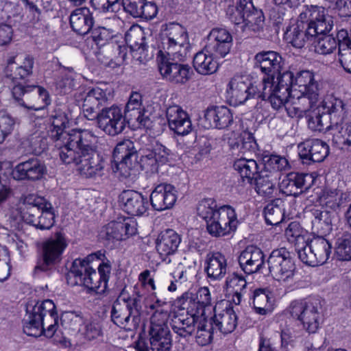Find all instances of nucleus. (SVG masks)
Returning <instances> with one entry per match:
<instances>
[{
  "instance_id": "1",
  "label": "nucleus",
  "mask_w": 351,
  "mask_h": 351,
  "mask_svg": "<svg viewBox=\"0 0 351 351\" xmlns=\"http://www.w3.org/2000/svg\"><path fill=\"white\" fill-rule=\"evenodd\" d=\"M300 18L285 32L286 40L295 48L302 49L306 45L313 44L317 33H324L331 27L330 16L323 7H307Z\"/></svg>"
},
{
  "instance_id": "2",
  "label": "nucleus",
  "mask_w": 351,
  "mask_h": 351,
  "mask_svg": "<svg viewBox=\"0 0 351 351\" xmlns=\"http://www.w3.org/2000/svg\"><path fill=\"white\" fill-rule=\"evenodd\" d=\"M197 212L206 221L207 231L213 237L229 235L237 228L239 221L234 209L227 205L219 207L213 198L200 201Z\"/></svg>"
},
{
  "instance_id": "3",
  "label": "nucleus",
  "mask_w": 351,
  "mask_h": 351,
  "mask_svg": "<svg viewBox=\"0 0 351 351\" xmlns=\"http://www.w3.org/2000/svg\"><path fill=\"white\" fill-rule=\"evenodd\" d=\"M164 304H165V302L157 300L155 304L150 306L152 309L156 308L151 317L149 330L150 348L145 342L138 341L135 346L136 351L170 350L172 346V340L171 332L167 324L169 313L161 308Z\"/></svg>"
},
{
  "instance_id": "4",
  "label": "nucleus",
  "mask_w": 351,
  "mask_h": 351,
  "mask_svg": "<svg viewBox=\"0 0 351 351\" xmlns=\"http://www.w3.org/2000/svg\"><path fill=\"white\" fill-rule=\"evenodd\" d=\"M331 27L324 33H317L315 36L313 44L315 51L320 54L326 55L333 52L336 49L337 43L339 45V62L343 69L350 73V67L351 63V39L348 32L345 29H341L337 32V41L332 34H329L333 27L332 17L330 16Z\"/></svg>"
},
{
  "instance_id": "5",
  "label": "nucleus",
  "mask_w": 351,
  "mask_h": 351,
  "mask_svg": "<svg viewBox=\"0 0 351 351\" xmlns=\"http://www.w3.org/2000/svg\"><path fill=\"white\" fill-rule=\"evenodd\" d=\"M112 322L127 331L136 330L141 322V296L137 293L132 296L121 293L111 309Z\"/></svg>"
},
{
  "instance_id": "6",
  "label": "nucleus",
  "mask_w": 351,
  "mask_h": 351,
  "mask_svg": "<svg viewBox=\"0 0 351 351\" xmlns=\"http://www.w3.org/2000/svg\"><path fill=\"white\" fill-rule=\"evenodd\" d=\"M323 300L319 297H308L293 301L289 308L292 317L300 321L304 329L315 333L323 320Z\"/></svg>"
},
{
  "instance_id": "7",
  "label": "nucleus",
  "mask_w": 351,
  "mask_h": 351,
  "mask_svg": "<svg viewBox=\"0 0 351 351\" xmlns=\"http://www.w3.org/2000/svg\"><path fill=\"white\" fill-rule=\"evenodd\" d=\"M278 74L276 81L274 77H265L261 83V99L269 100L274 109H279L290 96L291 88L294 86L295 76L291 71H286Z\"/></svg>"
},
{
  "instance_id": "8",
  "label": "nucleus",
  "mask_w": 351,
  "mask_h": 351,
  "mask_svg": "<svg viewBox=\"0 0 351 351\" xmlns=\"http://www.w3.org/2000/svg\"><path fill=\"white\" fill-rule=\"evenodd\" d=\"M345 104L338 98L330 97L322 102L308 115V125L313 131L322 132L333 128L339 123Z\"/></svg>"
},
{
  "instance_id": "9",
  "label": "nucleus",
  "mask_w": 351,
  "mask_h": 351,
  "mask_svg": "<svg viewBox=\"0 0 351 351\" xmlns=\"http://www.w3.org/2000/svg\"><path fill=\"white\" fill-rule=\"evenodd\" d=\"M226 15L234 24L242 25L243 31L258 32L264 25L263 13L254 7L252 0H237L236 5L228 6Z\"/></svg>"
},
{
  "instance_id": "10",
  "label": "nucleus",
  "mask_w": 351,
  "mask_h": 351,
  "mask_svg": "<svg viewBox=\"0 0 351 351\" xmlns=\"http://www.w3.org/2000/svg\"><path fill=\"white\" fill-rule=\"evenodd\" d=\"M162 39L163 49L167 56L180 61L184 60L189 49V36L185 27L178 23L166 24Z\"/></svg>"
},
{
  "instance_id": "11",
  "label": "nucleus",
  "mask_w": 351,
  "mask_h": 351,
  "mask_svg": "<svg viewBox=\"0 0 351 351\" xmlns=\"http://www.w3.org/2000/svg\"><path fill=\"white\" fill-rule=\"evenodd\" d=\"M66 278L68 284L71 286H84L97 294H104L107 291L106 288H103V283L99 280L97 272L90 266L88 261L86 259H75Z\"/></svg>"
},
{
  "instance_id": "12",
  "label": "nucleus",
  "mask_w": 351,
  "mask_h": 351,
  "mask_svg": "<svg viewBox=\"0 0 351 351\" xmlns=\"http://www.w3.org/2000/svg\"><path fill=\"white\" fill-rule=\"evenodd\" d=\"M12 94L20 106L28 110H40L50 104L48 92L39 86L17 83L13 86Z\"/></svg>"
},
{
  "instance_id": "13",
  "label": "nucleus",
  "mask_w": 351,
  "mask_h": 351,
  "mask_svg": "<svg viewBox=\"0 0 351 351\" xmlns=\"http://www.w3.org/2000/svg\"><path fill=\"white\" fill-rule=\"evenodd\" d=\"M67 243L64 235L58 232L43 241L41 246V259L34 268V273L47 271L60 263Z\"/></svg>"
},
{
  "instance_id": "14",
  "label": "nucleus",
  "mask_w": 351,
  "mask_h": 351,
  "mask_svg": "<svg viewBox=\"0 0 351 351\" xmlns=\"http://www.w3.org/2000/svg\"><path fill=\"white\" fill-rule=\"evenodd\" d=\"M226 98L230 105L237 106L251 98H261V86L253 84L246 76L235 75L226 86Z\"/></svg>"
},
{
  "instance_id": "15",
  "label": "nucleus",
  "mask_w": 351,
  "mask_h": 351,
  "mask_svg": "<svg viewBox=\"0 0 351 351\" xmlns=\"http://www.w3.org/2000/svg\"><path fill=\"white\" fill-rule=\"evenodd\" d=\"M65 150V152L62 153L61 160L67 165L74 163L78 166V170L82 175L86 178L104 175L106 162L97 151L79 156L72 150Z\"/></svg>"
},
{
  "instance_id": "16",
  "label": "nucleus",
  "mask_w": 351,
  "mask_h": 351,
  "mask_svg": "<svg viewBox=\"0 0 351 351\" xmlns=\"http://www.w3.org/2000/svg\"><path fill=\"white\" fill-rule=\"evenodd\" d=\"M64 138L66 141L58 150L60 159L66 149L73 151L79 156L97 151L99 138L92 131L74 129L70 131V134H64Z\"/></svg>"
},
{
  "instance_id": "17",
  "label": "nucleus",
  "mask_w": 351,
  "mask_h": 351,
  "mask_svg": "<svg viewBox=\"0 0 351 351\" xmlns=\"http://www.w3.org/2000/svg\"><path fill=\"white\" fill-rule=\"evenodd\" d=\"M269 273L272 277L282 282H288L293 279L295 266L291 252L286 247L274 250L267 258Z\"/></svg>"
},
{
  "instance_id": "18",
  "label": "nucleus",
  "mask_w": 351,
  "mask_h": 351,
  "mask_svg": "<svg viewBox=\"0 0 351 351\" xmlns=\"http://www.w3.org/2000/svg\"><path fill=\"white\" fill-rule=\"evenodd\" d=\"M137 232V223L131 217H118L103 226L99 232V238L108 243H114L127 239Z\"/></svg>"
},
{
  "instance_id": "19",
  "label": "nucleus",
  "mask_w": 351,
  "mask_h": 351,
  "mask_svg": "<svg viewBox=\"0 0 351 351\" xmlns=\"http://www.w3.org/2000/svg\"><path fill=\"white\" fill-rule=\"evenodd\" d=\"M97 126L110 136H116L121 134L125 128V115L121 109L112 105L110 107H104L97 114L94 119Z\"/></svg>"
},
{
  "instance_id": "20",
  "label": "nucleus",
  "mask_w": 351,
  "mask_h": 351,
  "mask_svg": "<svg viewBox=\"0 0 351 351\" xmlns=\"http://www.w3.org/2000/svg\"><path fill=\"white\" fill-rule=\"evenodd\" d=\"M47 173L44 162L36 157L17 164L12 171L15 180L37 181L41 180Z\"/></svg>"
},
{
  "instance_id": "21",
  "label": "nucleus",
  "mask_w": 351,
  "mask_h": 351,
  "mask_svg": "<svg viewBox=\"0 0 351 351\" xmlns=\"http://www.w3.org/2000/svg\"><path fill=\"white\" fill-rule=\"evenodd\" d=\"M298 148L302 162L307 165L322 162L329 154V146L317 138L306 140L300 143Z\"/></svg>"
},
{
  "instance_id": "22",
  "label": "nucleus",
  "mask_w": 351,
  "mask_h": 351,
  "mask_svg": "<svg viewBox=\"0 0 351 351\" xmlns=\"http://www.w3.org/2000/svg\"><path fill=\"white\" fill-rule=\"evenodd\" d=\"M232 43V36L228 29L216 27L213 28L208 36L206 49L216 57L224 58L230 53Z\"/></svg>"
},
{
  "instance_id": "23",
  "label": "nucleus",
  "mask_w": 351,
  "mask_h": 351,
  "mask_svg": "<svg viewBox=\"0 0 351 351\" xmlns=\"http://www.w3.org/2000/svg\"><path fill=\"white\" fill-rule=\"evenodd\" d=\"M238 262L242 271L246 274L261 272L265 267V256L259 247L248 245L241 252Z\"/></svg>"
},
{
  "instance_id": "24",
  "label": "nucleus",
  "mask_w": 351,
  "mask_h": 351,
  "mask_svg": "<svg viewBox=\"0 0 351 351\" xmlns=\"http://www.w3.org/2000/svg\"><path fill=\"white\" fill-rule=\"evenodd\" d=\"M178 191L174 186L161 183L155 186L150 195V203L153 208L158 211L169 209L175 204Z\"/></svg>"
},
{
  "instance_id": "25",
  "label": "nucleus",
  "mask_w": 351,
  "mask_h": 351,
  "mask_svg": "<svg viewBox=\"0 0 351 351\" xmlns=\"http://www.w3.org/2000/svg\"><path fill=\"white\" fill-rule=\"evenodd\" d=\"M106 90L99 87H95L88 91L84 98L82 110L84 117L93 121L101 107H106L108 104Z\"/></svg>"
},
{
  "instance_id": "26",
  "label": "nucleus",
  "mask_w": 351,
  "mask_h": 351,
  "mask_svg": "<svg viewBox=\"0 0 351 351\" xmlns=\"http://www.w3.org/2000/svg\"><path fill=\"white\" fill-rule=\"evenodd\" d=\"M205 128L225 129L233 122V117L230 110L223 106L208 108L205 112L204 118Z\"/></svg>"
},
{
  "instance_id": "27",
  "label": "nucleus",
  "mask_w": 351,
  "mask_h": 351,
  "mask_svg": "<svg viewBox=\"0 0 351 351\" xmlns=\"http://www.w3.org/2000/svg\"><path fill=\"white\" fill-rule=\"evenodd\" d=\"M119 202L123 209L131 215L141 216L148 208L147 197L133 190L123 191L119 195Z\"/></svg>"
},
{
  "instance_id": "28",
  "label": "nucleus",
  "mask_w": 351,
  "mask_h": 351,
  "mask_svg": "<svg viewBox=\"0 0 351 351\" xmlns=\"http://www.w3.org/2000/svg\"><path fill=\"white\" fill-rule=\"evenodd\" d=\"M69 112L63 110L61 108L56 109L51 115V128L50 130L51 137L53 139L55 147L58 150L63 145L66 140H64V134H70L69 132L64 131L69 123L70 117Z\"/></svg>"
},
{
  "instance_id": "29",
  "label": "nucleus",
  "mask_w": 351,
  "mask_h": 351,
  "mask_svg": "<svg viewBox=\"0 0 351 351\" xmlns=\"http://www.w3.org/2000/svg\"><path fill=\"white\" fill-rule=\"evenodd\" d=\"M256 66L265 73L267 77H274L284 66L282 56L274 51H263L255 56Z\"/></svg>"
},
{
  "instance_id": "30",
  "label": "nucleus",
  "mask_w": 351,
  "mask_h": 351,
  "mask_svg": "<svg viewBox=\"0 0 351 351\" xmlns=\"http://www.w3.org/2000/svg\"><path fill=\"white\" fill-rule=\"evenodd\" d=\"M181 236L172 229H167L158 235L156 248L160 257L165 260L167 257L176 252L181 243Z\"/></svg>"
},
{
  "instance_id": "31",
  "label": "nucleus",
  "mask_w": 351,
  "mask_h": 351,
  "mask_svg": "<svg viewBox=\"0 0 351 351\" xmlns=\"http://www.w3.org/2000/svg\"><path fill=\"white\" fill-rule=\"evenodd\" d=\"M69 21L72 29L80 35L88 33L94 24L92 13L87 7L75 9L70 14Z\"/></svg>"
},
{
  "instance_id": "32",
  "label": "nucleus",
  "mask_w": 351,
  "mask_h": 351,
  "mask_svg": "<svg viewBox=\"0 0 351 351\" xmlns=\"http://www.w3.org/2000/svg\"><path fill=\"white\" fill-rule=\"evenodd\" d=\"M191 295V293L187 292L184 293L178 298V302L182 306L184 309L186 308L189 310V306L191 303L193 306H197L194 313L203 315L204 308L211 305L212 298L209 289L206 287L199 288L196 293L195 298H193Z\"/></svg>"
},
{
  "instance_id": "33",
  "label": "nucleus",
  "mask_w": 351,
  "mask_h": 351,
  "mask_svg": "<svg viewBox=\"0 0 351 351\" xmlns=\"http://www.w3.org/2000/svg\"><path fill=\"white\" fill-rule=\"evenodd\" d=\"M191 312L190 315H174L171 319V328L180 337L188 338L195 330L199 315L194 313L193 308H191Z\"/></svg>"
},
{
  "instance_id": "34",
  "label": "nucleus",
  "mask_w": 351,
  "mask_h": 351,
  "mask_svg": "<svg viewBox=\"0 0 351 351\" xmlns=\"http://www.w3.org/2000/svg\"><path fill=\"white\" fill-rule=\"evenodd\" d=\"M127 57V48L117 43H110L99 53L98 58L107 66H119Z\"/></svg>"
},
{
  "instance_id": "35",
  "label": "nucleus",
  "mask_w": 351,
  "mask_h": 351,
  "mask_svg": "<svg viewBox=\"0 0 351 351\" xmlns=\"http://www.w3.org/2000/svg\"><path fill=\"white\" fill-rule=\"evenodd\" d=\"M204 270L210 280H220L227 271V259L220 252H214L208 256Z\"/></svg>"
},
{
  "instance_id": "36",
  "label": "nucleus",
  "mask_w": 351,
  "mask_h": 351,
  "mask_svg": "<svg viewBox=\"0 0 351 351\" xmlns=\"http://www.w3.org/2000/svg\"><path fill=\"white\" fill-rule=\"evenodd\" d=\"M214 54L207 49L197 52L193 57V67L201 75H211L215 73L219 64L213 58Z\"/></svg>"
},
{
  "instance_id": "37",
  "label": "nucleus",
  "mask_w": 351,
  "mask_h": 351,
  "mask_svg": "<svg viewBox=\"0 0 351 351\" xmlns=\"http://www.w3.org/2000/svg\"><path fill=\"white\" fill-rule=\"evenodd\" d=\"M228 291L232 293V302L239 305L247 293V282L245 278L238 273L230 274L226 280Z\"/></svg>"
},
{
  "instance_id": "38",
  "label": "nucleus",
  "mask_w": 351,
  "mask_h": 351,
  "mask_svg": "<svg viewBox=\"0 0 351 351\" xmlns=\"http://www.w3.org/2000/svg\"><path fill=\"white\" fill-rule=\"evenodd\" d=\"M215 315L210 320L223 334H228L234 331L237 325V317L232 308H226L221 313H217L214 308Z\"/></svg>"
},
{
  "instance_id": "39",
  "label": "nucleus",
  "mask_w": 351,
  "mask_h": 351,
  "mask_svg": "<svg viewBox=\"0 0 351 351\" xmlns=\"http://www.w3.org/2000/svg\"><path fill=\"white\" fill-rule=\"evenodd\" d=\"M337 130L333 134L332 141L339 149H343L345 146L349 147L350 145V136H351V121L348 117V111L344 108L343 114L340 117L339 123L337 125H333Z\"/></svg>"
},
{
  "instance_id": "40",
  "label": "nucleus",
  "mask_w": 351,
  "mask_h": 351,
  "mask_svg": "<svg viewBox=\"0 0 351 351\" xmlns=\"http://www.w3.org/2000/svg\"><path fill=\"white\" fill-rule=\"evenodd\" d=\"M233 167L241 176L243 182L250 184L261 173L259 165L253 159L239 158L234 161Z\"/></svg>"
},
{
  "instance_id": "41",
  "label": "nucleus",
  "mask_w": 351,
  "mask_h": 351,
  "mask_svg": "<svg viewBox=\"0 0 351 351\" xmlns=\"http://www.w3.org/2000/svg\"><path fill=\"white\" fill-rule=\"evenodd\" d=\"M307 174L291 172L280 184V191L286 195L298 196L303 192Z\"/></svg>"
},
{
  "instance_id": "42",
  "label": "nucleus",
  "mask_w": 351,
  "mask_h": 351,
  "mask_svg": "<svg viewBox=\"0 0 351 351\" xmlns=\"http://www.w3.org/2000/svg\"><path fill=\"white\" fill-rule=\"evenodd\" d=\"M294 86L298 87L300 93H311L313 97L319 92V85L315 79V74L308 70H303L297 73L294 78Z\"/></svg>"
},
{
  "instance_id": "43",
  "label": "nucleus",
  "mask_w": 351,
  "mask_h": 351,
  "mask_svg": "<svg viewBox=\"0 0 351 351\" xmlns=\"http://www.w3.org/2000/svg\"><path fill=\"white\" fill-rule=\"evenodd\" d=\"M256 193L263 197L270 198L276 191V179L274 173L261 171V173L254 180Z\"/></svg>"
},
{
  "instance_id": "44",
  "label": "nucleus",
  "mask_w": 351,
  "mask_h": 351,
  "mask_svg": "<svg viewBox=\"0 0 351 351\" xmlns=\"http://www.w3.org/2000/svg\"><path fill=\"white\" fill-rule=\"evenodd\" d=\"M310 241L315 255V257L311 256V258L314 260L315 263H317V265H323L330 257L332 248L331 244L322 236L313 238Z\"/></svg>"
},
{
  "instance_id": "45",
  "label": "nucleus",
  "mask_w": 351,
  "mask_h": 351,
  "mask_svg": "<svg viewBox=\"0 0 351 351\" xmlns=\"http://www.w3.org/2000/svg\"><path fill=\"white\" fill-rule=\"evenodd\" d=\"M270 294L267 289H256L250 295V301H252V304L256 313L266 315L270 311ZM250 304H251L250 302Z\"/></svg>"
},
{
  "instance_id": "46",
  "label": "nucleus",
  "mask_w": 351,
  "mask_h": 351,
  "mask_svg": "<svg viewBox=\"0 0 351 351\" xmlns=\"http://www.w3.org/2000/svg\"><path fill=\"white\" fill-rule=\"evenodd\" d=\"M179 61L178 58L165 55L162 51H159L157 56L158 67L163 79L172 82V77L175 75Z\"/></svg>"
},
{
  "instance_id": "47",
  "label": "nucleus",
  "mask_w": 351,
  "mask_h": 351,
  "mask_svg": "<svg viewBox=\"0 0 351 351\" xmlns=\"http://www.w3.org/2000/svg\"><path fill=\"white\" fill-rule=\"evenodd\" d=\"M284 202L280 199H276L268 204L264 209V215L267 224L278 225L284 218Z\"/></svg>"
},
{
  "instance_id": "48",
  "label": "nucleus",
  "mask_w": 351,
  "mask_h": 351,
  "mask_svg": "<svg viewBox=\"0 0 351 351\" xmlns=\"http://www.w3.org/2000/svg\"><path fill=\"white\" fill-rule=\"evenodd\" d=\"M119 160L112 165V171L117 173L118 176L122 179L135 178L138 167L137 158H128Z\"/></svg>"
},
{
  "instance_id": "49",
  "label": "nucleus",
  "mask_w": 351,
  "mask_h": 351,
  "mask_svg": "<svg viewBox=\"0 0 351 351\" xmlns=\"http://www.w3.org/2000/svg\"><path fill=\"white\" fill-rule=\"evenodd\" d=\"M29 308L30 306L27 307V318L23 320V332L28 336L40 337L45 330L42 327V319L34 315Z\"/></svg>"
},
{
  "instance_id": "50",
  "label": "nucleus",
  "mask_w": 351,
  "mask_h": 351,
  "mask_svg": "<svg viewBox=\"0 0 351 351\" xmlns=\"http://www.w3.org/2000/svg\"><path fill=\"white\" fill-rule=\"evenodd\" d=\"M34 65V58L30 55H26L21 65H16L14 71L10 73V79L14 85L17 83L18 80H23L32 75Z\"/></svg>"
},
{
  "instance_id": "51",
  "label": "nucleus",
  "mask_w": 351,
  "mask_h": 351,
  "mask_svg": "<svg viewBox=\"0 0 351 351\" xmlns=\"http://www.w3.org/2000/svg\"><path fill=\"white\" fill-rule=\"evenodd\" d=\"M335 255L340 261L351 260V234L345 232L336 242Z\"/></svg>"
},
{
  "instance_id": "52",
  "label": "nucleus",
  "mask_w": 351,
  "mask_h": 351,
  "mask_svg": "<svg viewBox=\"0 0 351 351\" xmlns=\"http://www.w3.org/2000/svg\"><path fill=\"white\" fill-rule=\"evenodd\" d=\"M43 202L42 199L36 201L34 204L27 203L22 211L23 221L37 228V223L40 215Z\"/></svg>"
},
{
  "instance_id": "53",
  "label": "nucleus",
  "mask_w": 351,
  "mask_h": 351,
  "mask_svg": "<svg viewBox=\"0 0 351 351\" xmlns=\"http://www.w3.org/2000/svg\"><path fill=\"white\" fill-rule=\"evenodd\" d=\"M264 171L272 173V171H285L290 168L288 160L278 155L265 156L263 158Z\"/></svg>"
},
{
  "instance_id": "54",
  "label": "nucleus",
  "mask_w": 351,
  "mask_h": 351,
  "mask_svg": "<svg viewBox=\"0 0 351 351\" xmlns=\"http://www.w3.org/2000/svg\"><path fill=\"white\" fill-rule=\"evenodd\" d=\"M197 329L195 339L198 345L204 346L209 344L213 340L215 329L211 321L204 319L202 323H199Z\"/></svg>"
},
{
  "instance_id": "55",
  "label": "nucleus",
  "mask_w": 351,
  "mask_h": 351,
  "mask_svg": "<svg viewBox=\"0 0 351 351\" xmlns=\"http://www.w3.org/2000/svg\"><path fill=\"white\" fill-rule=\"evenodd\" d=\"M113 156L117 160L137 158V151L134 143L129 139L119 142L114 149Z\"/></svg>"
},
{
  "instance_id": "56",
  "label": "nucleus",
  "mask_w": 351,
  "mask_h": 351,
  "mask_svg": "<svg viewBox=\"0 0 351 351\" xmlns=\"http://www.w3.org/2000/svg\"><path fill=\"white\" fill-rule=\"evenodd\" d=\"M141 111H143L141 95L137 92H133L125 106V118L128 121L130 119L139 117V112Z\"/></svg>"
},
{
  "instance_id": "57",
  "label": "nucleus",
  "mask_w": 351,
  "mask_h": 351,
  "mask_svg": "<svg viewBox=\"0 0 351 351\" xmlns=\"http://www.w3.org/2000/svg\"><path fill=\"white\" fill-rule=\"evenodd\" d=\"M139 36L140 38L139 41H138L135 40L138 37L136 34L132 35L131 33H128L126 34V40L130 43L131 49L139 54L138 59L143 61L149 58L147 53L148 47L145 43V37L141 34Z\"/></svg>"
},
{
  "instance_id": "58",
  "label": "nucleus",
  "mask_w": 351,
  "mask_h": 351,
  "mask_svg": "<svg viewBox=\"0 0 351 351\" xmlns=\"http://www.w3.org/2000/svg\"><path fill=\"white\" fill-rule=\"evenodd\" d=\"M55 215L53 207L50 203L45 202L40 210V215L37 223V228L49 230L54 224Z\"/></svg>"
},
{
  "instance_id": "59",
  "label": "nucleus",
  "mask_w": 351,
  "mask_h": 351,
  "mask_svg": "<svg viewBox=\"0 0 351 351\" xmlns=\"http://www.w3.org/2000/svg\"><path fill=\"white\" fill-rule=\"evenodd\" d=\"M114 36L112 30L104 27H97L92 29L91 37L98 47H106L110 44V41Z\"/></svg>"
},
{
  "instance_id": "60",
  "label": "nucleus",
  "mask_w": 351,
  "mask_h": 351,
  "mask_svg": "<svg viewBox=\"0 0 351 351\" xmlns=\"http://www.w3.org/2000/svg\"><path fill=\"white\" fill-rule=\"evenodd\" d=\"M302 230L300 224L295 221L289 223L285 230V235L290 242H294L295 247L305 243L304 236L302 234Z\"/></svg>"
},
{
  "instance_id": "61",
  "label": "nucleus",
  "mask_w": 351,
  "mask_h": 351,
  "mask_svg": "<svg viewBox=\"0 0 351 351\" xmlns=\"http://www.w3.org/2000/svg\"><path fill=\"white\" fill-rule=\"evenodd\" d=\"M159 162L152 150H147L141 156L140 165L143 170L151 173L158 172Z\"/></svg>"
},
{
  "instance_id": "62",
  "label": "nucleus",
  "mask_w": 351,
  "mask_h": 351,
  "mask_svg": "<svg viewBox=\"0 0 351 351\" xmlns=\"http://www.w3.org/2000/svg\"><path fill=\"white\" fill-rule=\"evenodd\" d=\"M31 311L41 319H43L47 315L57 313L56 305L51 300H45L40 303L37 302L32 307Z\"/></svg>"
},
{
  "instance_id": "63",
  "label": "nucleus",
  "mask_w": 351,
  "mask_h": 351,
  "mask_svg": "<svg viewBox=\"0 0 351 351\" xmlns=\"http://www.w3.org/2000/svg\"><path fill=\"white\" fill-rule=\"evenodd\" d=\"M296 250L298 254L299 258L306 265L315 267L317 266V263H315L311 258V256L315 255L313 252V249L311 247V241L308 242L305 241V243L303 245H299L296 247Z\"/></svg>"
},
{
  "instance_id": "64",
  "label": "nucleus",
  "mask_w": 351,
  "mask_h": 351,
  "mask_svg": "<svg viewBox=\"0 0 351 351\" xmlns=\"http://www.w3.org/2000/svg\"><path fill=\"white\" fill-rule=\"evenodd\" d=\"M313 232L323 235H326L332 230V221L329 212L326 211L323 214L311 228Z\"/></svg>"
}]
</instances>
